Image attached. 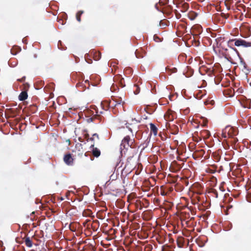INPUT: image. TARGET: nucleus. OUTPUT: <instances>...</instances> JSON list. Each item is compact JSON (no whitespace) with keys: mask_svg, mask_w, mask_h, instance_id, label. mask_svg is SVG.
<instances>
[{"mask_svg":"<svg viewBox=\"0 0 251 251\" xmlns=\"http://www.w3.org/2000/svg\"><path fill=\"white\" fill-rule=\"evenodd\" d=\"M221 52L225 58L231 64L236 65L237 64V61L239 60L240 65L246 68V63L245 61L236 48H231V49L228 50L227 49L223 48Z\"/></svg>","mask_w":251,"mask_h":251,"instance_id":"1","label":"nucleus"},{"mask_svg":"<svg viewBox=\"0 0 251 251\" xmlns=\"http://www.w3.org/2000/svg\"><path fill=\"white\" fill-rule=\"evenodd\" d=\"M228 46L231 48L233 46H236L237 47L248 48L251 47V42L247 41L246 40L241 38H235L229 39L227 41Z\"/></svg>","mask_w":251,"mask_h":251,"instance_id":"2","label":"nucleus"},{"mask_svg":"<svg viewBox=\"0 0 251 251\" xmlns=\"http://www.w3.org/2000/svg\"><path fill=\"white\" fill-rule=\"evenodd\" d=\"M126 127L131 132V137L130 135H126L124 138L120 145V148L122 150L124 149L127 150L129 147L133 148L132 146L134 142V139L133 137L134 136L132 133L131 128L128 127L127 126Z\"/></svg>","mask_w":251,"mask_h":251,"instance_id":"3","label":"nucleus"},{"mask_svg":"<svg viewBox=\"0 0 251 251\" xmlns=\"http://www.w3.org/2000/svg\"><path fill=\"white\" fill-rule=\"evenodd\" d=\"M238 133L237 128L230 126H227L223 130L222 136L226 138L236 136Z\"/></svg>","mask_w":251,"mask_h":251,"instance_id":"4","label":"nucleus"},{"mask_svg":"<svg viewBox=\"0 0 251 251\" xmlns=\"http://www.w3.org/2000/svg\"><path fill=\"white\" fill-rule=\"evenodd\" d=\"M108 103L109 107L114 108L116 106L121 107L123 106L124 102L121 98L112 97L111 100H110Z\"/></svg>","mask_w":251,"mask_h":251,"instance_id":"5","label":"nucleus"},{"mask_svg":"<svg viewBox=\"0 0 251 251\" xmlns=\"http://www.w3.org/2000/svg\"><path fill=\"white\" fill-rule=\"evenodd\" d=\"M102 113L103 112L101 111H99L98 110H96V114L92 117L88 118L87 119V122L88 123L95 122L96 123H98L99 122L97 121H101L103 118L102 116L100 115V114H102Z\"/></svg>","mask_w":251,"mask_h":251,"instance_id":"6","label":"nucleus"},{"mask_svg":"<svg viewBox=\"0 0 251 251\" xmlns=\"http://www.w3.org/2000/svg\"><path fill=\"white\" fill-rule=\"evenodd\" d=\"M114 81L116 83H118L121 88H123L126 86L124 78L120 75H116L114 77Z\"/></svg>","mask_w":251,"mask_h":251,"instance_id":"7","label":"nucleus"},{"mask_svg":"<svg viewBox=\"0 0 251 251\" xmlns=\"http://www.w3.org/2000/svg\"><path fill=\"white\" fill-rule=\"evenodd\" d=\"M64 162L68 165H73L74 163V158L71 154L68 153L64 155L63 158Z\"/></svg>","mask_w":251,"mask_h":251,"instance_id":"8","label":"nucleus"},{"mask_svg":"<svg viewBox=\"0 0 251 251\" xmlns=\"http://www.w3.org/2000/svg\"><path fill=\"white\" fill-rule=\"evenodd\" d=\"M177 7L180 9V11L181 12H185L188 10L189 6L188 3L183 2L179 4Z\"/></svg>","mask_w":251,"mask_h":251,"instance_id":"9","label":"nucleus"},{"mask_svg":"<svg viewBox=\"0 0 251 251\" xmlns=\"http://www.w3.org/2000/svg\"><path fill=\"white\" fill-rule=\"evenodd\" d=\"M210 136V132L206 129L202 130L200 132V136L204 140L208 139Z\"/></svg>","mask_w":251,"mask_h":251,"instance_id":"10","label":"nucleus"},{"mask_svg":"<svg viewBox=\"0 0 251 251\" xmlns=\"http://www.w3.org/2000/svg\"><path fill=\"white\" fill-rule=\"evenodd\" d=\"M91 148H92V153L93 155L96 157H99L100 154V151L97 148L94 147V143L93 144H91Z\"/></svg>","mask_w":251,"mask_h":251,"instance_id":"11","label":"nucleus"},{"mask_svg":"<svg viewBox=\"0 0 251 251\" xmlns=\"http://www.w3.org/2000/svg\"><path fill=\"white\" fill-rule=\"evenodd\" d=\"M176 243L179 248L184 247L185 245V239L181 236L178 237L176 240Z\"/></svg>","mask_w":251,"mask_h":251,"instance_id":"12","label":"nucleus"},{"mask_svg":"<svg viewBox=\"0 0 251 251\" xmlns=\"http://www.w3.org/2000/svg\"><path fill=\"white\" fill-rule=\"evenodd\" d=\"M135 55L137 58H142L146 54V52L142 49L137 50L135 51Z\"/></svg>","mask_w":251,"mask_h":251,"instance_id":"13","label":"nucleus"},{"mask_svg":"<svg viewBox=\"0 0 251 251\" xmlns=\"http://www.w3.org/2000/svg\"><path fill=\"white\" fill-rule=\"evenodd\" d=\"M183 164V162H182L181 164H179L177 161H174L172 163V166L173 167L175 168L176 171H178L182 168Z\"/></svg>","mask_w":251,"mask_h":251,"instance_id":"14","label":"nucleus"},{"mask_svg":"<svg viewBox=\"0 0 251 251\" xmlns=\"http://www.w3.org/2000/svg\"><path fill=\"white\" fill-rule=\"evenodd\" d=\"M151 134L153 133L154 135H156L157 134L158 129L157 127L153 124H150Z\"/></svg>","mask_w":251,"mask_h":251,"instance_id":"15","label":"nucleus"},{"mask_svg":"<svg viewBox=\"0 0 251 251\" xmlns=\"http://www.w3.org/2000/svg\"><path fill=\"white\" fill-rule=\"evenodd\" d=\"M27 94L26 91L22 92L19 96V99L20 100L23 101L27 98Z\"/></svg>","mask_w":251,"mask_h":251,"instance_id":"16","label":"nucleus"},{"mask_svg":"<svg viewBox=\"0 0 251 251\" xmlns=\"http://www.w3.org/2000/svg\"><path fill=\"white\" fill-rule=\"evenodd\" d=\"M228 140V142H230V144L233 146H235L236 144V143L238 142V139L237 138L234 137V136L227 138Z\"/></svg>","mask_w":251,"mask_h":251,"instance_id":"17","label":"nucleus"},{"mask_svg":"<svg viewBox=\"0 0 251 251\" xmlns=\"http://www.w3.org/2000/svg\"><path fill=\"white\" fill-rule=\"evenodd\" d=\"M95 136H96L97 140H99V137L98 134H97V133H94V134H93L92 137H91L90 138H88L87 139V142L91 141L92 142V144H93V143H95Z\"/></svg>","mask_w":251,"mask_h":251,"instance_id":"18","label":"nucleus"},{"mask_svg":"<svg viewBox=\"0 0 251 251\" xmlns=\"http://www.w3.org/2000/svg\"><path fill=\"white\" fill-rule=\"evenodd\" d=\"M25 245L27 247L30 248L32 246V241L30 240L29 237H25Z\"/></svg>","mask_w":251,"mask_h":251,"instance_id":"19","label":"nucleus"},{"mask_svg":"<svg viewBox=\"0 0 251 251\" xmlns=\"http://www.w3.org/2000/svg\"><path fill=\"white\" fill-rule=\"evenodd\" d=\"M101 108L104 110H107L109 107V103L108 101H102L100 104Z\"/></svg>","mask_w":251,"mask_h":251,"instance_id":"20","label":"nucleus"},{"mask_svg":"<svg viewBox=\"0 0 251 251\" xmlns=\"http://www.w3.org/2000/svg\"><path fill=\"white\" fill-rule=\"evenodd\" d=\"M92 214L93 213L90 209L84 210L82 213L83 216L85 217H91Z\"/></svg>","mask_w":251,"mask_h":251,"instance_id":"21","label":"nucleus"},{"mask_svg":"<svg viewBox=\"0 0 251 251\" xmlns=\"http://www.w3.org/2000/svg\"><path fill=\"white\" fill-rule=\"evenodd\" d=\"M150 142V138L148 137L144 142L141 145L142 146V149H144L148 147Z\"/></svg>","mask_w":251,"mask_h":251,"instance_id":"22","label":"nucleus"},{"mask_svg":"<svg viewBox=\"0 0 251 251\" xmlns=\"http://www.w3.org/2000/svg\"><path fill=\"white\" fill-rule=\"evenodd\" d=\"M76 87L80 88V91H83L84 88L86 87V86L84 85L83 81H78L76 84Z\"/></svg>","mask_w":251,"mask_h":251,"instance_id":"23","label":"nucleus"},{"mask_svg":"<svg viewBox=\"0 0 251 251\" xmlns=\"http://www.w3.org/2000/svg\"><path fill=\"white\" fill-rule=\"evenodd\" d=\"M84 13L83 10L78 11L76 14V19L78 22H81V16Z\"/></svg>","mask_w":251,"mask_h":251,"instance_id":"24","label":"nucleus"},{"mask_svg":"<svg viewBox=\"0 0 251 251\" xmlns=\"http://www.w3.org/2000/svg\"><path fill=\"white\" fill-rule=\"evenodd\" d=\"M225 141H226V142L223 141L222 144L223 145L224 148L226 150H228L229 148V144H230V142H228V139L227 140H226Z\"/></svg>","mask_w":251,"mask_h":251,"instance_id":"25","label":"nucleus"},{"mask_svg":"<svg viewBox=\"0 0 251 251\" xmlns=\"http://www.w3.org/2000/svg\"><path fill=\"white\" fill-rule=\"evenodd\" d=\"M21 50V49L19 47H15L12 48L11 51L12 54H16V53L17 52L20 51Z\"/></svg>","mask_w":251,"mask_h":251,"instance_id":"26","label":"nucleus"},{"mask_svg":"<svg viewBox=\"0 0 251 251\" xmlns=\"http://www.w3.org/2000/svg\"><path fill=\"white\" fill-rule=\"evenodd\" d=\"M101 53L100 52H96L94 54V58L95 60L97 61L100 59Z\"/></svg>","mask_w":251,"mask_h":251,"instance_id":"27","label":"nucleus"},{"mask_svg":"<svg viewBox=\"0 0 251 251\" xmlns=\"http://www.w3.org/2000/svg\"><path fill=\"white\" fill-rule=\"evenodd\" d=\"M134 87L135 88V90H134V93L135 94L137 95L140 92V87L137 84H134Z\"/></svg>","mask_w":251,"mask_h":251,"instance_id":"28","label":"nucleus"},{"mask_svg":"<svg viewBox=\"0 0 251 251\" xmlns=\"http://www.w3.org/2000/svg\"><path fill=\"white\" fill-rule=\"evenodd\" d=\"M197 16V14L194 12H192L189 14V17L191 20H194L196 17Z\"/></svg>","mask_w":251,"mask_h":251,"instance_id":"29","label":"nucleus"},{"mask_svg":"<svg viewBox=\"0 0 251 251\" xmlns=\"http://www.w3.org/2000/svg\"><path fill=\"white\" fill-rule=\"evenodd\" d=\"M30 109L32 111V112L34 113L37 110V106L35 104L32 105L30 106Z\"/></svg>","mask_w":251,"mask_h":251,"instance_id":"30","label":"nucleus"},{"mask_svg":"<svg viewBox=\"0 0 251 251\" xmlns=\"http://www.w3.org/2000/svg\"><path fill=\"white\" fill-rule=\"evenodd\" d=\"M153 39L156 42H159L161 41V39L156 35H154Z\"/></svg>","mask_w":251,"mask_h":251,"instance_id":"31","label":"nucleus"},{"mask_svg":"<svg viewBox=\"0 0 251 251\" xmlns=\"http://www.w3.org/2000/svg\"><path fill=\"white\" fill-rule=\"evenodd\" d=\"M213 72H214V70H213V69H208L207 70V73H208V75H210L211 76L212 75V74H213Z\"/></svg>","mask_w":251,"mask_h":251,"instance_id":"32","label":"nucleus"},{"mask_svg":"<svg viewBox=\"0 0 251 251\" xmlns=\"http://www.w3.org/2000/svg\"><path fill=\"white\" fill-rule=\"evenodd\" d=\"M198 151L199 153V155H201V156H203V154L205 153L204 151L203 150H202V149Z\"/></svg>","mask_w":251,"mask_h":251,"instance_id":"33","label":"nucleus"},{"mask_svg":"<svg viewBox=\"0 0 251 251\" xmlns=\"http://www.w3.org/2000/svg\"><path fill=\"white\" fill-rule=\"evenodd\" d=\"M25 76H23L22 78H21L20 79H18L17 81L23 82L25 81Z\"/></svg>","mask_w":251,"mask_h":251,"instance_id":"34","label":"nucleus"},{"mask_svg":"<svg viewBox=\"0 0 251 251\" xmlns=\"http://www.w3.org/2000/svg\"><path fill=\"white\" fill-rule=\"evenodd\" d=\"M222 16L226 19H227L229 17V15L228 14H225L222 13L221 14Z\"/></svg>","mask_w":251,"mask_h":251,"instance_id":"35","label":"nucleus"},{"mask_svg":"<svg viewBox=\"0 0 251 251\" xmlns=\"http://www.w3.org/2000/svg\"><path fill=\"white\" fill-rule=\"evenodd\" d=\"M84 138L87 140V139L89 137V135L88 133H86L84 135Z\"/></svg>","mask_w":251,"mask_h":251,"instance_id":"36","label":"nucleus"},{"mask_svg":"<svg viewBox=\"0 0 251 251\" xmlns=\"http://www.w3.org/2000/svg\"><path fill=\"white\" fill-rule=\"evenodd\" d=\"M153 158H154V162H156L157 161V157L156 156H153Z\"/></svg>","mask_w":251,"mask_h":251,"instance_id":"37","label":"nucleus"},{"mask_svg":"<svg viewBox=\"0 0 251 251\" xmlns=\"http://www.w3.org/2000/svg\"><path fill=\"white\" fill-rule=\"evenodd\" d=\"M207 125V122H203L202 126H206Z\"/></svg>","mask_w":251,"mask_h":251,"instance_id":"38","label":"nucleus"},{"mask_svg":"<svg viewBox=\"0 0 251 251\" xmlns=\"http://www.w3.org/2000/svg\"><path fill=\"white\" fill-rule=\"evenodd\" d=\"M214 193L215 194V195H216V197L217 198L218 197V193L216 191H215L214 192Z\"/></svg>","mask_w":251,"mask_h":251,"instance_id":"39","label":"nucleus"},{"mask_svg":"<svg viewBox=\"0 0 251 251\" xmlns=\"http://www.w3.org/2000/svg\"><path fill=\"white\" fill-rule=\"evenodd\" d=\"M169 0H165V3H167L168 2Z\"/></svg>","mask_w":251,"mask_h":251,"instance_id":"40","label":"nucleus"},{"mask_svg":"<svg viewBox=\"0 0 251 251\" xmlns=\"http://www.w3.org/2000/svg\"><path fill=\"white\" fill-rule=\"evenodd\" d=\"M44 83V82H41V85H42V84H43Z\"/></svg>","mask_w":251,"mask_h":251,"instance_id":"41","label":"nucleus"},{"mask_svg":"<svg viewBox=\"0 0 251 251\" xmlns=\"http://www.w3.org/2000/svg\"><path fill=\"white\" fill-rule=\"evenodd\" d=\"M87 82H88V80H85V83H87Z\"/></svg>","mask_w":251,"mask_h":251,"instance_id":"42","label":"nucleus"},{"mask_svg":"<svg viewBox=\"0 0 251 251\" xmlns=\"http://www.w3.org/2000/svg\"><path fill=\"white\" fill-rule=\"evenodd\" d=\"M60 21H62V20L61 19H60L58 22H60Z\"/></svg>","mask_w":251,"mask_h":251,"instance_id":"43","label":"nucleus"},{"mask_svg":"<svg viewBox=\"0 0 251 251\" xmlns=\"http://www.w3.org/2000/svg\"><path fill=\"white\" fill-rule=\"evenodd\" d=\"M189 244V242H188L187 243V246H188Z\"/></svg>","mask_w":251,"mask_h":251,"instance_id":"44","label":"nucleus"},{"mask_svg":"<svg viewBox=\"0 0 251 251\" xmlns=\"http://www.w3.org/2000/svg\"><path fill=\"white\" fill-rule=\"evenodd\" d=\"M1 95V93H0V95Z\"/></svg>","mask_w":251,"mask_h":251,"instance_id":"45","label":"nucleus"}]
</instances>
